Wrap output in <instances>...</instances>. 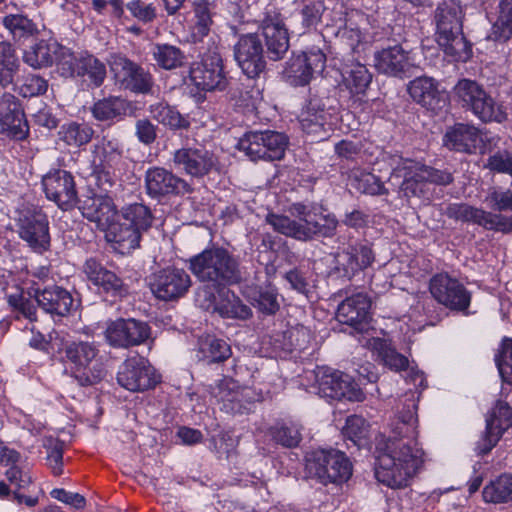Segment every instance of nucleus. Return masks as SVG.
Here are the masks:
<instances>
[{"label":"nucleus","mask_w":512,"mask_h":512,"mask_svg":"<svg viewBox=\"0 0 512 512\" xmlns=\"http://www.w3.org/2000/svg\"><path fill=\"white\" fill-rule=\"evenodd\" d=\"M416 410L414 394H410L406 409L391 425V435L376 446L375 477L392 489L407 487L424 463V451L416 441Z\"/></svg>","instance_id":"1"},{"label":"nucleus","mask_w":512,"mask_h":512,"mask_svg":"<svg viewBox=\"0 0 512 512\" xmlns=\"http://www.w3.org/2000/svg\"><path fill=\"white\" fill-rule=\"evenodd\" d=\"M291 215L269 213L266 222L274 231L299 241H309L315 237H332L338 227L334 214L323 215L315 206L294 203L289 208Z\"/></svg>","instance_id":"2"},{"label":"nucleus","mask_w":512,"mask_h":512,"mask_svg":"<svg viewBox=\"0 0 512 512\" xmlns=\"http://www.w3.org/2000/svg\"><path fill=\"white\" fill-rule=\"evenodd\" d=\"M49 346L63 362L71 365L75 378L82 386L93 385L104 377L100 350L95 342L69 340L53 331L49 334Z\"/></svg>","instance_id":"3"},{"label":"nucleus","mask_w":512,"mask_h":512,"mask_svg":"<svg viewBox=\"0 0 512 512\" xmlns=\"http://www.w3.org/2000/svg\"><path fill=\"white\" fill-rule=\"evenodd\" d=\"M189 269L202 282L213 286H230L242 280L238 259L223 247H211L189 260Z\"/></svg>","instance_id":"4"},{"label":"nucleus","mask_w":512,"mask_h":512,"mask_svg":"<svg viewBox=\"0 0 512 512\" xmlns=\"http://www.w3.org/2000/svg\"><path fill=\"white\" fill-rule=\"evenodd\" d=\"M463 10L459 2L445 0L434 12L436 41L447 55L461 60L468 56L469 46L462 34Z\"/></svg>","instance_id":"5"},{"label":"nucleus","mask_w":512,"mask_h":512,"mask_svg":"<svg viewBox=\"0 0 512 512\" xmlns=\"http://www.w3.org/2000/svg\"><path fill=\"white\" fill-rule=\"evenodd\" d=\"M305 471L323 485L342 484L352 476V463L340 450L317 449L306 454Z\"/></svg>","instance_id":"6"},{"label":"nucleus","mask_w":512,"mask_h":512,"mask_svg":"<svg viewBox=\"0 0 512 512\" xmlns=\"http://www.w3.org/2000/svg\"><path fill=\"white\" fill-rule=\"evenodd\" d=\"M383 161L391 167V176L403 178L400 188L406 195H415L418 183L427 181L438 185H448L453 181L452 174L427 167L411 159L403 158L397 154H383Z\"/></svg>","instance_id":"7"},{"label":"nucleus","mask_w":512,"mask_h":512,"mask_svg":"<svg viewBox=\"0 0 512 512\" xmlns=\"http://www.w3.org/2000/svg\"><path fill=\"white\" fill-rule=\"evenodd\" d=\"M454 93L461 105L483 122H503L507 113L476 81L461 79L454 86Z\"/></svg>","instance_id":"8"},{"label":"nucleus","mask_w":512,"mask_h":512,"mask_svg":"<svg viewBox=\"0 0 512 512\" xmlns=\"http://www.w3.org/2000/svg\"><path fill=\"white\" fill-rule=\"evenodd\" d=\"M17 232L21 240L35 253L43 254L51 246L49 220L38 207L23 206L17 210Z\"/></svg>","instance_id":"9"},{"label":"nucleus","mask_w":512,"mask_h":512,"mask_svg":"<svg viewBox=\"0 0 512 512\" xmlns=\"http://www.w3.org/2000/svg\"><path fill=\"white\" fill-rule=\"evenodd\" d=\"M287 145L288 138L283 133L255 130L246 132L238 140L237 149L252 161H275L284 157Z\"/></svg>","instance_id":"10"},{"label":"nucleus","mask_w":512,"mask_h":512,"mask_svg":"<svg viewBox=\"0 0 512 512\" xmlns=\"http://www.w3.org/2000/svg\"><path fill=\"white\" fill-rule=\"evenodd\" d=\"M313 373L315 384L312 386V392L320 397L329 400H362V390L348 374L329 367H317Z\"/></svg>","instance_id":"11"},{"label":"nucleus","mask_w":512,"mask_h":512,"mask_svg":"<svg viewBox=\"0 0 512 512\" xmlns=\"http://www.w3.org/2000/svg\"><path fill=\"white\" fill-rule=\"evenodd\" d=\"M115 85L136 94H149L154 86L152 74L125 55L112 54L108 60Z\"/></svg>","instance_id":"12"},{"label":"nucleus","mask_w":512,"mask_h":512,"mask_svg":"<svg viewBox=\"0 0 512 512\" xmlns=\"http://www.w3.org/2000/svg\"><path fill=\"white\" fill-rule=\"evenodd\" d=\"M432 297L441 305L454 311H465L470 306L471 294L466 287L448 273H438L429 281Z\"/></svg>","instance_id":"13"},{"label":"nucleus","mask_w":512,"mask_h":512,"mask_svg":"<svg viewBox=\"0 0 512 512\" xmlns=\"http://www.w3.org/2000/svg\"><path fill=\"white\" fill-rule=\"evenodd\" d=\"M117 381L131 392H142L154 388L160 382V375L146 358L133 356L120 366Z\"/></svg>","instance_id":"14"},{"label":"nucleus","mask_w":512,"mask_h":512,"mask_svg":"<svg viewBox=\"0 0 512 512\" xmlns=\"http://www.w3.org/2000/svg\"><path fill=\"white\" fill-rule=\"evenodd\" d=\"M91 168L98 185L103 189L112 186L110 170L116 166L122 158V146L116 138L103 136L92 146Z\"/></svg>","instance_id":"15"},{"label":"nucleus","mask_w":512,"mask_h":512,"mask_svg":"<svg viewBox=\"0 0 512 512\" xmlns=\"http://www.w3.org/2000/svg\"><path fill=\"white\" fill-rule=\"evenodd\" d=\"M105 339L115 348H129L143 344L150 338L151 330L146 322L133 318L110 321L105 330Z\"/></svg>","instance_id":"16"},{"label":"nucleus","mask_w":512,"mask_h":512,"mask_svg":"<svg viewBox=\"0 0 512 512\" xmlns=\"http://www.w3.org/2000/svg\"><path fill=\"white\" fill-rule=\"evenodd\" d=\"M174 167L194 178H202L216 169L217 157L202 146L182 147L173 153Z\"/></svg>","instance_id":"17"},{"label":"nucleus","mask_w":512,"mask_h":512,"mask_svg":"<svg viewBox=\"0 0 512 512\" xmlns=\"http://www.w3.org/2000/svg\"><path fill=\"white\" fill-rule=\"evenodd\" d=\"M260 29L269 58L274 61L283 58L289 48V36L282 14L274 7L267 8Z\"/></svg>","instance_id":"18"},{"label":"nucleus","mask_w":512,"mask_h":512,"mask_svg":"<svg viewBox=\"0 0 512 512\" xmlns=\"http://www.w3.org/2000/svg\"><path fill=\"white\" fill-rule=\"evenodd\" d=\"M189 75L193 84L202 90H223L227 85L222 59L217 52L207 53L193 63Z\"/></svg>","instance_id":"19"},{"label":"nucleus","mask_w":512,"mask_h":512,"mask_svg":"<svg viewBox=\"0 0 512 512\" xmlns=\"http://www.w3.org/2000/svg\"><path fill=\"white\" fill-rule=\"evenodd\" d=\"M325 65V54L320 48L313 47L290 61L286 69L288 81L294 86H305L315 74L323 72Z\"/></svg>","instance_id":"20"},{"label":"nucleus","mask_w":512,"mask_h":512,"mask_svg":"<svg viewBox=\"0 0 512 512\" xmlns=\"http://www.w3.org/2000/svg\"><path fill=\"white\" fill-rule=\"evenodd\" d=\"M28 293L35 298L43 311L52 316L64 317L73 309V296L61 286L50 285L42 288L39 282H34Z\"/></svg>","instance_id":"21"},{"label":"nucleus","mask_w":512,"mask_h":512,"mask_svg":"<svg viewBox=\"0 0 512 512\" xmlns=\"http://www.w3.org/2000/svg\"><path fill=\"white\" fill-rule=\"evenodd\" d=\"M191 285L190 276L178 268H166L153 275L150 288L156 298L172 301L182 297Z\"/></svg>","instance_id":"22"},{"label":"nucleus","mask_w":512,"mask_h":512,"mask_svg":"<svg viewBox=\"0 0 512 512\" xmlns=\"http://www.w3.org/2000/svg\"><path fill=\"white\" fill-rule=\"evenodd\" d=\"M46 197L63 210L73 208L78 200L75 181L72 174L65 170H56L43 178Z\"/></svg>","instance_id":"23"},{"label":"nucleus","mask_w":512,"mask_h":512,"mask_svg":"<svg viewBox=\"0 0 512 512\" xmlns=\"http://www.w3.org/2000/svg\"><path fill=\"white\" fill-rule=\"evenodd\" d=\"M145 189L152 198L186 194L191 191L186 180L163 167H151L145 173Z\"/></svg>","instance_id":"24"},{"label":"nucleus","mask_w":512,"mask_h":512,"mask_svg":"<svg viewBox=\"0 0 512 512\" xmlns=\"http://www.w3.org/2000/svg\"><path fill=\"white\" fill-rule=\"evenodd\" d=\"M416 65L415 54L405 50L401 45L384 48L374 54V66L377 71L389 76L403 77Z\"/></svg>","instance_id":"25"},{"label":"nucleus","mask_w":512,"mask_h":512,"mask_svg":"<svg viewBox=\"0 0 512 512\" xmlns=\"http://www.w3.org/2000/svg\"><path fill=\"white\" fill-rule=\"evenodd\" d=\"M234 55L242 71L250 78L258 76L265 68L263 47L256 34L240 37Z\"/></svg>","instance_id":"26"},{"label":"nucleus","mask_w":512,"mask_h":512,"mask_svg":"<svg viewBox=\"0 0 512 512\" xmlns=\"http://www.w3.org/2000/svg\"><path fill=\"white\" fill-rule=\"evenodd\" d=\"M329 98L311 96L303 108L299 122L301 128L307 134H320L326 132V126H330L334 109L328 102Z\"/></svg>","instance_id":"27"},{"label":"nucleus","mask_w":512,"mask_h":512,"mask_svg":"<svg viewBox=\"0 0 512 512\" xmlns=\"http://www.w3.org/2000/svg\"><path fill=\"white\" fill-rule=\"evenodd\" d=\"M0 133L21 140L28 134V125L14 95L0 91Z\"/></svg>","instance_id":"28"},{"label":"nucleus","mask_w":512,"mask_h":512,"mask_svg":"<svg viewBox=\"0 0 512 512\" xmlns=\"http://www.w3.org/2000/svg\"><path fill=\"white\" fill-rule=\"evenodd\" d=\"M511 426L512 408L507 403L498 401L493 407L490 416L486 419L485 433L477 444L479 453L486 454L491 451L504 431Z\"/></svg>","instance_id":"29"},{"label":"nucleus","mask_w":512,"mask_h":512,"mask_svg":"<svg viewBox=\"0 0 512 512\" xmlns=\"http://www.w3.org/2000/svg\"><path fill=\"white\" fill-rule=\"evenodd\" d=\"M83 272L87 279L104 293L123 296L127 292L122 279L95 258H89L85 261Z\"/></svg>","instance_id":"30"},{"label":"nucleus","mask_w":512,"mask_h":512,"mask_svg":"<svg viewBox=\"0 0 512 512\" xmlns=\"http://www.w3.org/2000/svg\"><path fill=\"white\" fill-rule=\"evenodd\" d=\"M82 215L105 231L115 221L117 209L111 197L95 195L85 200L81 206Z\"/></svg>","instance_id":"31"},{"label":"nucleus","mask_w":512,"mask_h":512,"mask_svg":"<svg viewBox=\"0 0 512 512\" xmlns=\"http://www.w3.org/2000/svg\"><path fill=\"white\" fill-rule=\"evenodd\" d=\"M371 300L367 294L359 292L343 300L337 309V319L343 324L357 328L367 322Z\"/></svg>","instance_id":"32"},{"label":"nucleus","mask_w":512,"mask_h":512,"mask_svg":"<svg viewBox=\"0 0 512 512\" xmlns=\"http://www.w3.org/2000/svg\"><path fill=\"white\" fill-rule=\"evenodd\" d=\"M479 131L476 127L458 123L450 127L444 137V145L457 152L473 153L479 141Z\"/></svg>","instance_id":"33"},{"label":"nucleus","mask_w":512,"mask_h":512,"mask_svg":"<svg viewBox=\"0 0 512 512\" xmlns=\"http://www.w3.org/2000/svg\"><path fill=\"white\" fill-rule=\"evenodd\" d=\"M106 239L115 244L121 254H128L139 247L142 234L124 221L113 222L106 230Z\"/></svg>","instance_id":"34"},{"label":"nucleus","mask_w":512,"mask_h":512,"mask_svg":"<svg viewBox=\"0 0 512 512\" xmlns=\"http://www.w3.org/2000/svg\"><path fill=\"white\" fill-rule=\"evenodd\" d=\"M132 103L122 97L110 96L94 103L91 108L93 117L101 122L120 120L131 111Z\"/></svg>","instance_id":"35"},{"label":"nucleus","mask_w":512,"mask_h":512,"mask_svg":"<svg viewBox=\"0 0 512 512\" xmlns=\"http://www.w3.org/2000/svg\"><path fill=\"white\" fill-rule=\"evenodd\" d=\"M94 133L92 126L86 122L68 121L60 126L58 136L66 146L79 149L90 143Z\"/></svg>","instance_id":"36"},{"label":"nucleus","mask_w":512,"mask_h":512,"mask_svg":"<svg viewBox=\"0 0 512 512\" xmlns=\"http://www.w3.org/2000/svg\"><path fill=\"white\" fill-rule=\"evenodd\" d=\"M343 83L352 94H363L372 81V74L360 62L346 63L342 70Z\"/></svg>","instance_id":"37"},{"label":"nucleus","mask_w":512,"mask_h":512,"mask_svg":"<svg viewBox=\"0 0 512 512\" xmlns=\"http://www.w3.org/2000/svg\"><path fill=\"white\" fill-rule=\"evenodd\" d=\"M149 112L153 119L172 130L188 129L190 126L189 118L168 104H153L149 107Z\"/></svg>","instance_id":"38"},{"label":"nucleus","mask_w":512,"mask_h":512,"mask_svg":"<svg viewBox=\"0 0 512 512\" xmlns=\"http://www.w3.org/2000/svg\"><path fill=\"white\" fill-rule=\"evenodd\" d=\"M224 299L213 304V310L223 318L246 320L251 317V309L231 291H226Z\"/></svg>","instance_id":"39"},{"label":"nucleus","mask_w":512,"mask_h":512,"mask_svg":"<svg viewBox=\"0 0 512 512\" xmlns=\"http://www.w3.org/2000/svg\"><path fill=\"white\" fill-rule=\"evenodd\" d=\"M251 304L264 314H275L280 308L278 292L274 286H257L250 290Z\"/></svg>","instance_id":"40"},{"label":"nucleus","mask_w":512,"mask_h":512,"mask_svg":"<svg viewBox=\"0 0 512 512\" xmlns=\"http://www.w3.org/2000/svg\"><path fill=\"white\" fill-rule=\"evenodd\" d=\"M121 220L124 221V225H129L143 234L151 227L153 216L144 204L133 203L122 208Z\"/></svg>","instance_id":"41"},{"label":"nucleus","mask_w":512,"mask_h":512,"mask_svg":"<svg viewBox=\"0 0 512 512\" xmlns=\"http://www.w3.org/2000/svg\"><path fill=\"white\" fill-rule=\"evenodd\" d=\"M482 495L486 503L500 504L512 501V475H500L484 487Z\"/></svg>","instance_id":"42"},{"label":"nucleus","mask_w":512,"mask_h":512,"mask_svg":"<svg viewBox=\"0 0 512 512\" xmlns=\"http://www.w3.org/2000/svg\"><path fill=\"white\" fill-rule=\"evenodd\" d=\"M19 67L20 61L14 47L8 42H0V84L4 87L11 84Z\"/></svg>","instance_id":"43"},{"label":"nucleus","mask_w":512,"mask_h":512,"mask_svg":"<svg viewBox=\"0 0 512 512\" xmlns=\"http://www.w3.org/2000/svg\"><path fill=\"white\" fill-rule=\"evenodd\" d=\"M76 77L85 78L93 87H99L106 78V66L91 54L85 53L80 61L79 73Z\"/></svg>","instance_id":"44"},{"label":"nucleus","mask_w":512,"mask_h":512,"mask_svg":"<svg viewBox=\"0 0 512 512\" xmlns=\"http://www.w3.org/2000/svg\"><path fill=\"white\" fill-rule=\"evenodd\" d=\"M352 186L361 193L377 196L386 195L388 190L385 188L381 179L366 171L356 170L351 174Z\"/></svg>","instance_id":"45"},{"label":"nucleus","mask_w":512,"mask_h":512,"mask_svg":"<svg viewBox=\"0 0 512 512\" xmlns=\"http://www.w3.org/2000/svg\"><path fill=\"white\" fill-rule=\"evenodd\" d=\"M408 92L414 101L423 106H431L438 94L434 80L430 77H418L410 82Z\"/></svg>","instance_id":"46"},{"label":"nucleus","mask_w":512,"mask_h":512,"mask_svg":"<svg viewBox=\"0 0 512 512\" xmlns=\"http://www.w3.org/2000/svg\"><path fill=\"white\" fill-rule=\"evenodd\" d=\"M199 350L208 362H222L231 355V348L225 340L210 335L199 341Z\"/></svg>","instance_id":"47"},{"label":"nucleus","mask_w":512,"mask_h":512,"mask_svg":"<svg viewBox=\"0 0 512 512\" xmlns=\"http://www.w3.org/2000/svg\"><path fill=\"white\" fill-rule=\"evenodd\" d=\"M152 56L157 65L166 70L181 66L184 59L181 50L169 44H155L152 50Z\"/></svg>","instance_id":"48"},{"label":"nucleus","mask_w":512,"mask_h":512,"mask_svg":"<svg viewBox=\"0 0 512 512\" xmlns=\"http://www.w3.org/2000/svg\"><path fill=\"white\" fill-rule=\"evenodd\" d=\"M445 214L456 221L472 222L482 226L485 210L466 203H453L447 206Z\"/></svg>","instance_id":"49"},{"label":"nucleus","mask_w":512,"mask_h":512,"mask_svg":"<svg viewBox=\"0 0 512 512\" xmlns=\"http://www.w3.org/2000/svg\"><path fill=\"white\" fill-rule=\"evenodd\" d=\"M23 61L34 69L52 64L53 56L49 44L41 40L24 51Z\"/></svg>","instance_id":"50"},{"label":"nucleus","mask_w":512,"mask_h":512,"mask_svg":"<svg viewBox=\"0 0 512 512\" xmlns=\"http://www.w3.org/2000/svg\"><path fill=\"white\" fill-rule=\"evenodd\" d=\"M377 353L381 363L392 371L400 372L409 367L408 358L386 342L378 344Z\"/></svg>","instance_id":"51"},{"label":"nucleus","mask_w":512,"mask_h":512,"mask_svg":"<svg viewBox=\"0 0 512 512\" xmlns=\"http://www.w3.org/2000/svg\"><path fill=\"white\" fill-rule=\"evenodd\" d=\"M497 38L508 40L512 37V0H501L498 5V16L493 25Z\"/></svg>","instance_id":"52"},{"label":"nucleus","mask_w":512,"mask_h":512,"mask_svg":"<svg viewBox=\"0 0 512 512\" xmlns=\"http://www.w3.org/2000/svg\"><path fill=\"white\" fill-rule=\"evenodd\" d=\"M368 433L369 424L362 416L352 415L347 418L343 434L355 445L362 446L368 437Z\"/></svg>","instance_id":"53"},{"label":"nucleus","mask_w":512,"mask_h":512,"mask_svg":"<svg viewBox=\"0 0 512 512\" xmlns=\"http://www.w3.org/2000/svg\"><path fill=\"white\" fill-rule=\"evenodd\" d=\"M43 446L47 451V463L52 473L59 476L63 473V442L53 437H46Z\"/></svg>","instance_id":"54"},{"label":"nucleus","mask_w":512,"mask_h":512,"mask_svg":"<svg viewBox=\"0 0 512 512\" xmlns=\"http://www.w3.org/2000/svg\"><path fill=\"white\" fill-rule=\"evenodd\" d=\"M2 23L14 37H24L37 31L35 24L27 17L20 14H10L3 18Z\"/></svg>","instance_id":"55"},{"label":"nucleus","mask_w":512,"mask_h":512,"mask_svg":"<svg viewBox=\"0 0 512 512\" xmlns=\"http://www.w3.org/2000/svg\"><path fill=\"white\" fill-rule=\"evenodd\" d=\"M273 439L285 447H296L301 441L300 427L297 424H283L271 429Z\"/></svg>","instance_id":"56"},{"label":"nucleus","mask_w":512,"mask_h":512,"mask_svg":"<svg viewBox=\"0 0 512 512\" xmlns=\"http://www.w3.org/2000/svg\"><path fill=\"white\" fill-rule=\"evenodd\" d=\"M82 55H75L68 49L61 50L56 63L58 73L65 78L76 77L79 73Z\"/></svg>","instance_id":"57"},{"label":"nucleus","mask_w":512,"mask_h":512,"mask_svg":"<svg viewBox=\"0 0 512 512\" xmlns=\"http://www.w3.org/2000/svg\"><path fill=\"white\" fill-rule=\"evenodd\" d=\"M495 362L503 381L512 385V339L503 342L501 353L495 356Z\"/></svg>","instance_id":"58"},{"label":"nucleus","mask_w":512,"mask_h":512,"mask_svg":"<svg viewBox=\"0 0 512 512\" xmlns=\"http://www.w3.org/2000/svg\"><path fill=\"white\" fill-rule=\"evenodd\" d=\"M196 23L194 29L201 37L208 34L212 24L209 3L206 0H196L194 3Z\"/></svg>","instance_id":"59"},{"label":"nucleus","mask_w":512,"mask_h":512,"mask_svg":"<svg viewBox=\"0 0 512 512\" xmlns=\"http://www.w3.org/2000/svg\"><path fill=\"white\" fill-rule=\"evenodd\" d=\"M482 227L508 234L512 232V216L485 211Z\"/></svg>","instance_id":"60"},{"label":"nucleus","mask_w":512,"mask_h":512,"mask_svg":"<svg viewBox=\"0 0 512 512\" xmlns=\"http://www.w3.org/2000/svg\"><path fill=\"white\" fill-rule=\"evenodd\" d=\"M353 257V253L349 252L348 248L338 252L335 256V269L343 277L348 279L352 278L356 273H358V266L355 262H353Z\"/></svg>","instance_id":"61"},{"label":"nucleus","mask_w":512,"mask_h":512,"mask_svg":"<svg viewBox=\"0 0 512 512\" xmlns=\"http://www.w3.org/2000/svg\"><path fill=\"white\" fill-rule=\"evenodd\" d=\"M324 5L321 2L307 4L301 10L302 25L305 30L315 27L321 20Z\"/></svg>","instance_id":"62"},{"label":"nucleus","mask_w":512,"mask_h":512,"mask_svg":"<svg viewBox=\"0 0 512 512\" xmlns=\"http://www.w3.org/2000/svg\"><path fill=\"white\" fill-rule=\"evenodd\" d=\"M47 81L37 75L28 76L20 88V93L23 97H34L42 95L47 91Z\"/></svg>","instance_id":"63"},{"label":"nucleus","mask_w":512,"mask_h":512,"mask_svg":"<svg viewBox=\"0 0 512 512\" xmlns=\"http://www.w3.org/2000/svg\"><path fill=\"white\" fill-rule=\"evenodd\" d=\"M488 167L500 173H508L512 176V156L507 151H499L488 159Z\"/></svg>","instance_id":"64"}]
</instances>
